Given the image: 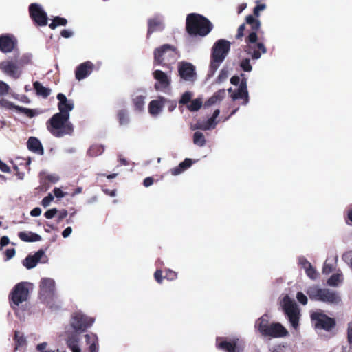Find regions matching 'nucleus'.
I'll list each match as a JSON object with an SVG mask.
<instances>
[{"label":"nucleus","mask_w":352,"mask_h":352,"mask_svg":"<svg viewBox=\"0 0 352 352\" xmlns=\"http://www.w3.org/2000/svg\"><path fill=\"white\" fill-rule=\"evenodd\" d=\"M193 162L190 158L185 159L183 162H182L177 166L172 168L170 170V173L173 175H178L188 168H190Z\"/></svg>","instance_id":"nucleus-29"},{"label":"nucleus","mask_w":352,"mask_h":352,"mask_svg":"<svg viewBox=\"0 0 352 352\" xmlns=\"http://www.w3.org/2000/svg\"><path fill=\"white\" fill-rule=\"evenodd\" d=\"M307 294L312 300L320 301L328 304H338L341 298L338 293L327 288H320L318 285L309 287Z\"/></svg>","instance_id":"nucleus-6"},{"label":"nucleus","mask_w":352,"mask_h":352,"mask_svg":"<svg viewBox=\"0 0 352 352\" xmlns=\"http://www.w3.org/2000/svg\"><path fill=\"white\" fill-rule=\"evenodd\" d=\"M166 99L164 97L160 96L157 100H153L150 102L148 105V111L152 116L158 115L162 110Z\"/></svg>","instance_id":"nucleus-22"},{"label":"nucleus","mask_w":352,"mask_h":352,"mask_svg":"<svg viewBox=\"0 0 352 352\" xmlns=\"http://www.w3.org/2000/svg\"><path fill=\"white\" fill-rule=\"evenodd\" d=\"M0 106L3 107H6L8 109H11L13 108L16 109V107L12 102L8 101V100H6V99H1L0 100Z\"/></svg>","instance_id":"nucleus-48"},{"label":"nucleus","mask_w":352,"mask_h":352,"mask_svg":"<svg viewBox=\"0 0 352 352\" xmlns=\"http://www.w3.org/2000/svg\"><path fill=\"white\" fill-rule=\"evenodd\" d=\"M10 243V239L8 236H3L0 239V250L3 248L8 245Z\"/></svg>","instance_id":"nucleus-59"},{"label":"nucleus","mask_w":352,"mask_h":352,"mask_svg":"<svg viewBox=\"0 0 352 352\" xmlns=\"http://www.w3.org/2000/svg\"><path fill=\"white\" fill-rule=\"evenodd\" d=\"M215 119L213 117H211L210 118L207 122H206V124L201 127V126H199L198 127L199 129H204V130H207V129H210V128H214L216 124H217V122H215Z\"/></svg>","instance_id":"nucleus-44"},{"label":"nucleus","mask_w":352,"mask_h":352,"mask_svg":"<svg viewBox=\"0 0 352 352\" xmlns=\"http://www.w3.org/2000/svg\"><path fill=\"white\" fill-rule=\"evenodd\" d=\"M180 78L186 81H194L196 78L195 66L188 62H182L178 65Z\"/></svg>","instance_id":"nucleus-13"},{"label":"nucleus","mask_w":352,"mask_h":352,"mask_svg":"<svg viewBox=\"0 0 352 352\" xmlns=\"http://www.w3.org/2000/svg\"><path fill=\"white\" fill-rule=\"evenodd\" d=\"M69 115L60 113H55L46 123L47 130L56 138L72 135L73 124L69 121Z\"/></svg>","instance_id":"nucleus-3"},{"label":"nucleus","mask_w":352,"mask_h":352,"mask_svg":"<svg viewBox=\"0 0 352 352\" xmlns=\"http://www.w3.org/2000/svg\"><path fill=\"white\" fill-rule=\"evenodd\" d=\"M288 335V331L282 324L280 322H272L263 336L277 338H284Z\"/></svg>","instance_id":"nucleus-14"},{"label":"nucleus","mask_w":352,"mask_h":352,"mask_svg":"<svg viewBox=\"0 0 352 352\" xmlns=\"http://www.w3.org/2000/svg\"><path fill=\"white\" fill-rule=\"evenodd\" d=\"M154 278L158 283L161 284L164 278V276H162V271L157 270L154 273Z\"/></svg>","instance_id":"nucleus-53"},{"label":"nucleus","mask_w":352,"mask_h":352,"mask_svg":"<svg viewBox=\"0 0 352 352\" xmlns=\"http://www.w3.org/2000/svg\"><path fill=\"white\" fill-rule=\"evenodd\" d=\"M343 280L342 274L340 273H336L331 276L327 280V284L329 286L337 287L340 283Z\"/></svg>","instance_id":"nucleus-37"},{"label":"nucleus","mask_w":352,"mask_h":352,"mask_svg":"<svg viewBox=\"0 0 352 352\" xmlns=\"http://www.w3.org/2000/svg\"><path fill=\"white\" fill-rule=\"evenodd\" d=\"M58 213V210L56 208H52L47 210L44 216L46 219H50L55 217V215Z\"/></svg>","instance_id":"nucleus-50"},{"label":"nucleus","mask_w":352,"mask_h":352,"mask_svg":"<svg viewBox=\"0 0 352 352\" xmlns=\"http://www.w3.org/2000/svg\"><path fill=\"white\" fill-rule=\"evenodd\" d=\"M154 182V179L151 177H146L143 181V185L145 187H148L151 186Z\"/></svg>","instance_id":"nucleus-60"},{"label":"nucleus","mask_w":352,"mask_h":352,"mask_svg":"<svg viewBox=\"0 0 352 352\" xmlns=\"http://www.w3.org/2000/svg\"><path fill=\"white\" fill-rule=\"evenodd\" d=\"M239 339H233L230 341L226 340L223 337H217L216 339V346L220 350L226 352H237Z\"/></svg>","instance_id":"nucleus-15"},{"label":"nucleus","mask_w":352,"mask_h":352,"mask_svg":"<svg viewBox=\"0 0 352 352\" xmlns=\"http://www.w3.org/2000/svg\"><path fill=\"white\" fill-rule=\"evenodd\" d=\"M86 344L88 345V352H98V339L95 333L85 335Z\"/></svg>","instance_id":"nucleus-26"},{"label":"nucleus","mask_w":352,"mask_h":352,"mask_svg":"<svg viewBox=\"0 0 352 352\" xmlns=\"http://www.w3.org/2000/svg\"><path fill=\"white\" fill-rule=\"evenodd\" d=\"M347 340L349 344H352V322L348 323Z\"/></svg>","instance_id":"nucleus-55"},{"label":"nucleus","mask_w":352,"mask_h":352,"mask_svg":"<svg viewBox=\"0 0 352 352\" xmlns=\"http://www.w3.org/2000/svg\"><path fill=\"white\" fill-rule=\"evenodd\" d=\"M226 96V90L219 89L209 98L204 103V107H209L213 104L220 102Z\"/></svg>","instance_id":"nucleus-27"},{"label":"nucleus","mask_w":352,"mask_h":352,"mask_svg":"<svg viewBox=\"0 0 352 352\" xmlns=\"http://www.w3.org/2000/svg\"><path fill=\"white\" fill-rule=\"evenodd\" d=\"M333 271V265L331 264H328L324 263V266L322 267V272L324 274H328Z\"/></svg>","instance_id":"nucleus-56"},{"label":"nucleus","mask_w":352,"mask_h":352,"mask_svg":"<svg viewBox=\"0 0 352 352\" xmlns=\"http://www.w3.org/2000/svg\"><path fill=\"white\" fill-rule=\"evenodd\" d=\"M305 272L310 278L314 280L318 277V273L315 268L313 267L312 265L310 266V267H308Z\"/></svg>","instance_id":"nucleus-46"},{"label":"nucleus","mask_w":352,"mask_h":352,"mask_svg":"<svg viewBox=\"0 0 352 352\" xmlns=\"http://www.w3.org/2000/svg\"><path fill=\"white\" fill-rule=\"evenodd\" d=\"M283 308L292 327L296 329L299 324L300 311L296 302L288 296L283 298Z\"/></svg>","instance_id":"nucleus-9"},{"label":"nucleus","mask_w":352,"mask_h":352,"mask_svg":"<svg viewBox=\"0 0 352 352\" xmlns=\"http://www.w3.org/2000/svg\"><path fill=\"white\" fill-rule=\"evenodd\" d=\"M310 317L315 329H322L329 332L336 326V319L328 316L322 311L311 313Z\"/></svg>","instance_id":"nucleus-8"},{"label":"nucleus","mask_w":352,"mask_h":352,"mask_svg":"<svg viewBox=\"0 0 352 352\" xmlns=\"http://www.w3.org/2000/svg\"><path fill=\"white\" fill-rule=\"evenodd\" d=\"M163 28L162 21L158 18L149 19L148 20L147 37L148 38L154 32L162 30Z\"/></svg>","instance_id":"nucleus-28"},{"label":"nucleus","mask_w":352,"mask_h":352,"mask_svg":"<svg viewBox=\"0 0 352 352\" xmlns=\"http://www.w3.org/2000/svg\"><path fill=\"white\" fill-rule=\"evenodd\" d=\"M206 140L205 136L201 132L196 131L193 134V143L200 147L206 144Z\"/></svg>","instance_id":"nucleus-36"},{"label":"nucleus","mask_w":352,"mask_h":352,"mask_svg":"<svg viewBox=\"0 0 352 352\" xmlns=\"http://www.w3.org/2000/svg\"><path fill=\"white\" fill-rule=\"evenodd\" d=\"M104 148L100 144H93L87 151L89 157H95L103 153Z\"/></svg>","instance_id":"nucleus-33"},{"label":"nucleus","mask_w":352,"mask_h":352,"mask_svg":"<svg viewBox=\"0 0 352 352\" xmlns=\"http://www.w3.org/2000/svg\"><path fill=\"white\" fill-rule=\"evenodd\" d=\"M232 98L233 100H236L237 99H243V104L245 105L249 102V96H248V91L247 89V80L246 78H243L241 80V83L239 85V87L238 88V90L236 92L234 93L232 95Z\"/></svg>","instance_id":"nucleus-21"},{"label":"nucleus","mask_w":352,"mask_h":352,"mask_svg":"<svg viewBox=\"0 0 352 352\" xmlns=\"http://www.w3.org/2000/svg\"><path fill=\"white\" fill-rule=\"evenodd\" d=\"M270 324L269 315L265 314L256 320L254 328L263 336Z\"/></svg>","instance_id":"nucleus-23"},{"label":"nucleus","mask_w":352,"mask_h":352,"mask_svg":"<svg viewBox=\"0 0 352 352\" xmlns=\"http://www.w3.org/2000/svg\"><path fill=\"white\" fill-rule=\"evenodd\" d=\"M300 264L302 267L306 270L308 267H310L311 265V263L308 261L306 258H302L300 260Z\"/></svg>","instance_id":"nucleus-61"},{"label":"nucleus","mask_w":352,"mask_h":352,"mask_svg":"<svg viewBox=\"0 0 352 352\" xmlns=\"http://www.w3.org/2000/svg\"><path fill=\"white\" fill-rule=\"evenodd\" d=\"M0 69L5 74L14 78H19L21 74V72L19 71V67L16 63L12 60H6L1 62L0 63Z\"/></svg>","instance_id":"nucleus-19"},{"label":"nucleus","mask_w":352,"mask_h":352,"mask_svg":"<svg viewBox=\"0 0 352 352\" xmlns=\"http://www.w3.org/2000/svg\"><path fill=\"white\" fill-rule=\"evenodd\" d=\"M94 323V319L81 313H75L71 320V326L76 331H85Z\"/></svg>","instance_id":"nucleus-12"},{"label":"nucleus","mask_w":352,"mask_h":352,"mask_svg":"<svg viewBox=\"0 0 352 352\" xmlns=\"http://www.w3.org/2000/svg\"><path fill=\"white\" fill-rule=\"evenodd\" d=\"M94 65L90 61H86L80 64L76 69L75 76L78 80H81L87 77L93 71Z\"/></svg>","instance_id":"nucleus-18"},{"label":"nucleus","mask_w":352,"mask_h":352,"mask_svg":"<svg viewBox=\"0 0 352 352\" xmlns=\"http://www.w3.org/2000/svg\"><path fill=\"white\" fill-rule=\"evenodd\" d=\"M177 278V274L172 270L167 269L165 270L164 278L168 280H174Z\"/></svg>","instance_id":"nucleus-43"},{"label":"nucleus","mask_w":352,"mask_h":352,"mask_svg":"<svg viewBox=\"0 0 352 352\" xmlns=\"http://www.w3.org/2000/svg\"><path fill=\"white\" fill-rule=\"evenodd\" d=\"M230 50V43L225 39L217 40L212 48L210 57V72L213 74L225 60Z\"/></svg>","instance_id":"nucleus-5"},{"label":"nucleus","mask_w":352,"mask_h":352,"mask_svg":"<svg viewBox=\"0 0 352 352\" xmlns=\"http://www.w3.org/2000/svg\"><path fill=\"white\" fill-rule=\"evenodd\" d=\"M53 199H54L53 195H52V194H48L47 196L45 197L43 199L42 202H41L42 206L43 207L48 206Z\"/></svg>","instance_id":"nucleus-52"},{"label":"nucleus","mask_w":352,"mask_h":352,"mask_svg":"<svg viewBox=\"0 0 352 352\" xmlns=\"http://www.w3.org/2000/svg\"><path fill=\"white\" fill-rule=\"evenodd\" d=\"M67 24V20L60 16H55L49 27L52 30H54L58 26H65Z\"/></svg>","instance_id":"nucleus-38"},{"label":"nucleus","mask_w":352,"mask_h":352,"mask_svg":"<svg viewBox=\"0 0 352 352\" xmlns=\"http://www.w3.org/2000/svg\"><path fill=\"white\" fill-rule=\"evenodd\" d=\"M14 340L17 346H23L26 342L25 338L23 336L19 335V333L17 331L15 332Z\"/></svg>","instance_id":"nucleus-45"},{"label":"nucleus","mask_w":352,"mask_h":352,"mask_svg":"<svg viewBox=\"0 0 352 352\" xmlns=\"http://www.w3.org/2000/svg\"><path fill=\"white\" fill-rule=\"evenodd\" d=\"M245 23L250 26L248 35L245 38V52L252 59L257 60L261 58L262 54L267 52V48L264 43V38L258 37V32L261 28V21L254 19L251 14L245 17Z\"/></svg>","instance_id":"nucleus-1"},{"label":"nucleus","mask_w":352,"mask_h":352,"mask_svg":"<svg viewBox=\"0 0 352 352\" xmlns=\"http://www.w3.org/2000/svg\"><path fill=\"white\" fill-rule=\"evenodd\" d=\"M46 179L50 182L54 184L58 181V177L55 175H49L46 177Z\"/></svg>","instance_id":"nucleus-64"},{"label":"nucleus","mask_w":352,"mask_h":352,"mask_svg":"<svg viewBox=\"0 0 352 352\" xmlns=\"http://www.w3.org/2000/svg\"><path fill=\"white\" fill-rule=\"evenodd\" d=\"M53 192L57 198H62L65 195V193L63 192V190L60 188H55L53 190Z\"/></svg>","instance_id":"nucleus-58"},{"label":"nucleus","mask_w":352,"mask_h":352,"mask_svg":"<svg viewBox=\"0 0 352 352\" xmlns=\"http://www.w3.org/2000/svg\"><path fill=\"white\" fill-rule=\"evenodd\" d=\"M228 78V70L222 69L217 77V80L219 82L224 81Z\"/></svg>","instance_id":"nucleus-54"},{"label":"nucleus","mask_w":352,"mask_h":352,"mask_svg":"<svg viewBox=\"0 0 352 352\" xmlns=\"http://www.w3.org/2000/svg\"><path fill=\"white\" fill-rule=\"evenodd\" d=\"M117 118L118 120L120 125L121 126L126 125L129 123V117L128 115V112L125 109H121L118 111Z\"/></svg>","instance_id":"nucleus-34"},{"label":"nucleus","mask_w":352,"mask_h":352,"mask_svg":"<svg viewBox=\"0 0 352 352\" xmlns=\"http://www.w3.org/2000/svg\"><path fill=\"white\" fill-rule=\"evenodd\" d=\"M241 67L245 72H250L252 69V67L250 64V61L249 58H244L241 61L240 63Z\"/></svg>","instance_id":"nucleus-42"},{"label":"nucleus","mask_w":352,"mask_h":352,"mask_svg":"<svg viewBox=\"0 0 352 352\" xmlns=\"http://www.w3.org/2000/svg\"><path fill=\"white\" fill-rule=\"evenodd\" d=\"M28 148L35 153L43 155L44 153L43 146L40 140L35 137H30L27 142Z\"/></svg>","instance_id":"nucleus-25"},{"label":"nucleus","mask_w":352,"mask_h":352,"mask_svg":"<svg viewBox=\"0 0 352 352\" xmlns=\"http://www.w3.org/2000/svg\"><path fill=\"white\" fill-rule=\"evenodd\" d=\"M298 301L305 305L307 303V297L301 292H298L296 294Z\"/></svg>","instance_id":"nucleus-49"},{"label":"nucleus","mask_w":352,"mask_h":352,"mask_svg":"<svg viewBox=\"0 0 352 352\" xmlns=\"http://www.w3.org/2000/svg\"><path fill=\"white\" fill-rule=\"evenodd\" d=\"M256 3L257 6L254 8L253 15L252 16L254 19H258L257 18L260 16V12L266 8V5L265 3H258L259 1H256Z\"/></svg>","instance_id":"nucleus-41"},{"label":"nucleus","mask_w":352,"mask_h":352,"mask_svg":"<svg viewBox=\"0 0 352 352\" xmlns=\"http://www.w3.org/2000/svg\"><path fill=\"white\" fill-rule=\"evenodd\" d=\"M0 170L3 173H10V167L6 164H5L4 162H3L1 160H0Z\"/></svg>","instance_id":"nucleus-62"},{"label":"nucleus","mask_w":352,"mask_h":352,"mask_svg":"<svg viewBox=\"0 0 352 352\" xmlns=\"http://www.w3.org/2000/svg\"><path fill=\"white\" fill-rule=\"evenodd\" d=\"M245 30V24H241L237 30V34L236 35V39H241L244 36V31Z\"/></svg>","instance_id":"nucleus-51"},{"label":"nucleus","mask_w":352,"mask_h":352,"mask_svg":"<svg viewBox=\"0 0 352 352\" xmlns=\"http://www.w3.org/2000/svg\"><path fill=\"white\" fill-rule=\"evenodd\" d=\"M68 214V212L66 210L63 209L58 212L57 222H60L63 219H65Z\"/></svg>","instance_id":"nucleus-57"},{"label":"nucleus","mask_w":352,"mask_h":352,"mask_svg":"<svg viewBox=\"0 0 352 352\" xmlns=\"http://www.w3.org/2000/svg\"><path fill=\"white\" fill-rule=\"evenodd\" d=\"M153 78L157 81L155 84V88L157 90L165 89L170 85V78L162 70L157 69L153 73Z\"/></svg>","instance_id":"nucleus-16"},{"label":"nucleus","mask_w":352,"mask_h":352,"mask_svg":"<svg viewBox=\"0 0 352 352\" xmlns=\"http://www.w3.org/2000/svg\"><path fill=\"white\" fill-rule=\"evenodd\" d=\"M29 14L34 23L38 26H45L47 24V13L42 7L36 3H31L29 6Z\"/></svg>","instance_id":"nucleus-11"},{"label":"nucleus","mask_w":352,"mask_h":352,"mask_svg":"<svg viewBox=\"0 0 352 352\" xmlns=\"http://www.w3.org/2000/svg\"><path fill=\"white\" fill-rule=\"evenodd\" d=\"M16 251L14 248L7 249L6 255L8 259L12 258L15 255Z\"/></svg>","instance_id":"nucleus-63"},{"label":"nucleus","mask_w":352,"mask_h":352,"mask_svg":"<svg viewBox=\"0 0 352 352\" xmlns=\"http://www.w3.org/2000/svg\"><path fill=\"white\" fill-rule=\"evenodd\" d=\"M16 38L10 34L0 35V51L3 53L11 52L16 45Z\"/></svg>","instance_id":"nucleus-17"},{"label":"nucleus","mask_w":352,"mask_h":352,"mask_svg":"<svg viewBox=\"0 0 352 352\" xmlns=\"http://www.w3.org/2000/svg\"><path fill=\"white\" fill-rule=\"evenodd\" d=\"M203 105L202 98H197L196 99L192 100L189 104L186 106L187 109L191 111H197L201 109Z\"/></svg>","instance_id":"nucleus-35"},{"label":"nucleus","mask_w":352,"mask_h":352,"mask_svg":"<svg viewBox=\"0 0 352 352\" xmlns=\"http://www.w3.org/2000/svg\"><path fill=\"white\" fill-rule=\"evenodd\" d=\"M192 96V94L190 91L184 92L182 95V96L179 100V105L183 104V105L187 106L188 104H189L188 103L190 102H191Z\"/></svg>","instance_id":"nucleus-40"},{"label":"nucleus","mask_w":352,"mask_h":352,"mask_svg":"<svg viewBox=\"0 0 352 352\" xmlns=\"http://www.w3.org/2000/svg\"><path fill=\"white\" fill-rule=\"evenodd\" d=\"M212 29V23L204 16L197 13H190L187 15L186 30L189 35L204 37Z\"/></svg>","instance_id":"nucleus-2"},{"label":"nucleus","mask_w":352,"mask_h":352,"mask_svg":"<svg viewBox=\"0 0 352 352\" xmlns=\"http://www.w3.org/2000/svg\"><path fill=\"white\" fill-rule=\"evenodd\" d=\"M9 89V85L5 82L0 80V96H3L8 94Z\"/></svg>","instance_id":"nucleus-47"},{"label":"nucleus","mask_w":352,"mask_h":352,"mask_svg":"<svg viewBox=\"0 0 352 352\" xmlns=\"http://www.w3.org/2000/svg\"><path fill=\"white\" fill-rule=\"evenodd\" d=\"M44 254V251L43 250H39L34 255H28L23 261V265L27 269H32L34 267Z\"/></svg>","instance_id":"nucleus-24"},{"label":"nucleus","mask_w":352,"mask_h":352,"mask_svg":"<svg viewBox=\"0 0 352 352\" xmlns=\"http://www.w3.org/2000/svg\"><path fill=\"white\" fill-rule=\"evenodd\" d=\"M33 87L36 93L38 96H42L44 98H47L51 94V89L47 87H45L38 81H35L33 83Z\"/></svg>","instance_id":"nucleus-32"},{"label":"nucleus","mask_w":352,"mask_h":352,"mask_svg":"<svg viewBox=\"0 0 352 352\" xmlns=\"http://www.w3.org/2000/svg\"><path fill=\"white\" fill-rule=\"evenodd\" d=\"M79 339L76 335H72L68 337L66 340V344L68 348L71 349L72 352H81V349L78 345Z\"/></svg>","instance_id":"nucleus-31"},{"label":"nucleus","mask_w":352,"mask_h":352,"mask_svg":"<svg viewBox=\"0 0 352 352\" xmlns=\"http://www.w3.org/2000/svg\"><path fill=\"white\" fill-rule=\"evenodd\" d=\"M28 283L21 282L14 285L9 294L8 300L11 308L16 311L20 304L26 302L30 297Z\"/></svg>","instance_id":"nucleus-7"},{"label":"nucleus","mask_w":352,"mask_h":352,"mask_svg":"<svg viewBox=\"0 0 352 352\" xmlns=\"http://www.w3.org/2000/svg\"><path fill=\"white\" fill-rule=\"evenodd\" d=\"M144 99L145 97L143 96H137L133 99V105L137 111H140L143 109L144 106Z\"/></svg>","instance_id":"nucleus-39"},{"label":"nucleus","mask_w":352,"mask_h":352,"mask_svg":"<svg viewBox=\"0 0 352 352\" xmlns=\"http://www.w3.org/2000/svg\"><path fill=\"white\" fill-rule=\"evenodd\" d=\"M179 56V52L177 48L170 44H164L153 51L154 64L167 68H170Z\"/></svg>","instance_id":"nucleus-4"},{"label":"nucleus","mask_w":352,"mask_h":352,"mask_svg":"<svg viewBox=\"0 0 352 352\" xmlns=\"http://www.w3.org/2000/svg\"><path fill=\"white\" fill-rule=\"evenodd\" d=\"M57 99L58 100V113L69 115V112L74 107L73 101L67 100V97L62 93L58 94Z\"/></svg>","instance_id":"nucleus-20"},{"label":"nucleus","mask_w":352,"mask_h":352,"mask_svg":"<svg viewBox=\"0 0 352 352\" xmlns=\"http://www.w3.org/2000/svg\"><path fill=\"white\" fill-rule=\"evenodd\" d=\"M18 236L21 241L25 242H35L42 239L39 234L32 232H20L18 234Z\"/></svg>","instance_id":"nucleus-30"},{"label":"nucleus","mask_w":352,"mask_h":352,"mask_svg":"<svg viewBox=\"0 0 352 352\" xmlns=\"http://www.w3.org/2000/svg\"><path fill=\"white\" fill-rule=\"evenodd\" d=\"M39 297L45 302L53 300L55 296V281L50 278L41 279L39 285Z\"/></svg>","instance_id":"nucleus-10"}]
</instances>
